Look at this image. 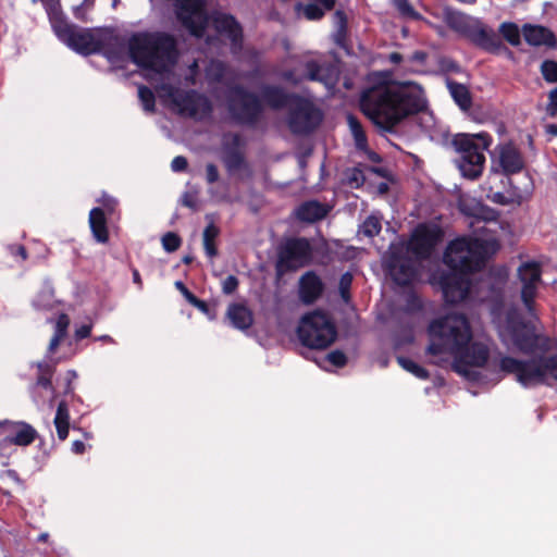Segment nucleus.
<instances>
[{"label":"nucleus","instance_id":"f257e3e1","mask_svg":"<svg viewBox=\"0 0 557 557\" xmlns=\"http://www.w3.org/2000/svg\"><path fill=\"white\" fill-rule=\"evenodd\" d=\"M492 246V242L471 236L458 237L448 244L444 263L449 271L433 275V283L441 287L445 302L457 305L468 297L471 287L469 275L485 267Z\"/></svg>","mask_w":557,"mask_h":557},{"label":"nucleus","instance_id":"f03ea898","mask_svg":"<svg viewBox=\"0 0 557 557\" xmlns=\"http://www.w3.org/2000/svg\"><path fill=\"white\" fill-rule=\"evenodd\" d=\"M428 332L430 345L426 352L432 356L451 355L453 370L460 375L470 376V368L484 367L488 360V348L482 343H471V326L465 314H447L434 320Z\"/></svg>","mask_w":557,"mask_h":557},{"label":"nucleus","instance_id":"7ed1b4c3","mask_svg":"<svg viewBox=\"0 0 557 557\" xmlns=\"http://www.w3.org/2000/svg\"><path fill=\"white\" fill-rule=\"evenodd\" d=\"M359 106L381 133H395L405 119L423 112L428 102L421 89L379 84L362 90Z\"/></svg>","mask_w":557,"mask_h":557},{"label":"nucleus","instance_id":"20e7f679","mask_svg":"<svg viewBox=\"0 0 557 557\" xmlns=\"http://www.w3.org/2000/svg\"><path fill=\"white\" fill-rule=\"evenodd\" d=\"M127 48L134 64L159 74L175 65L180 55L176 38L160 30L134 33Z\"/></svg>","mask_w":557,"mask_h":557},{"label":"nucleus","instance_id":"39448f33","mask_svg":"<svg viewBox=\"0 0 557 557\" xmlns=\"http://www.w3.org/2000/svg\"><path fill=\"white\" fill-rule=\"evenodd\" d=\"M49 18L57 37L74 51L83 55L103 52L109 59L116 57L113 45L119 38L112 32L104 28L81 29L69 23L61 11L54 9L49 12Z\"/></svg>","mask_w":557,"mask_h":557},{"label":"nucleus","instance_id":"423d86ee","mask_svg":"<svg viewBox=\"0 0 557 557\" xmlns=\"http://www.w3.org/2000/svg\"><path fill=\"white\" fill-rule=\"evenodd\" d=\"M499 368L505 373L513 374L524 387L541 385L547 377L557 381V352L528 360L505 356L500 359Z\"/></svg>","mask_w":557,"mask_h":557},{"label":"nucleus","instance_id":"0eeeda50","mask_svg":"<svg viewBox=\"0 0 557 557\" xmlns=\"http://www.w3.org/2000/svg\"><path fill=\"white\" fill-rule=\"evenodd\" d=\"M297 337L307 348L325 349L335 342L337 330L326 312L315 310L301 318Z\"/></svg>","mask_w":557,"mask_h":557},{"label":"nucleus","instance_id":"6e6552de","mask_svg":"<svg viewBox=\"0 0 557 557\" xmlns=\"http://www.w3.org/2000/svg\"><path fill=\"white\" fill-rule=\"evenodd\" d=\"M226 108L236 124L249 127H255L259 123L264 111L259 96L240 84L228 88Z\"/></svg>","mask_w":557,"mask_h":557},{"label":"nucleus","instance_id":"1a4fd4ad","mask_svg":"<svg viewBox=\"0 0 557 557\" xmlns=\"http://www.w3.org/2000/svg\"><path fill=\"white\" fill-rule=\"evenodd\" d=\"M474 138V136L468 134H458L451 141L456 151L460 153L458 168L462 176L469 180H476L482 175L485 163L483 150L491 144V138L488 136H476L478 139L483 140L482 146L476 144Z\"/></svg>","mask_w":557,"mask_h":557},{"label":"nucleus","instance_id":"9d476101","mask_svg":"<svg viewBox=\"0 0 557 557\" xmlns=\"http://www.w3.org/2000/svg\"><path fill=\"white\" fill-rule=\"evenodd\" d=\"M506 330L513 345L523 354H532L536 349L546 350V345H540L541 336L536 333L534 323L527 321L522 313L511 308L506 312Z\"/></svg>","mask_w":557,"mask_h":557},{"label":"nucleus","instance_id":"9b49d317","mask_svg":"<svg viewBox=\"0 0 557 557\" xmlns=\"http://www.w3.org/2000/svg\"><path fill=\"white\" fill-rule=\"evenodd\" d=\"M312 257V247L306 237L287 238L277 250L275 272L278 277L308 264Z\"/></svg>","mask_w":557,"mask_h":557},{"label":"nucleus","instance_id":"f8f14e48","mask_svg":"<svg viewBox=\"0 0 557 557\" xmlns=\"http://www.w3.org/2000/svg\"><path fill=\"white\" fill-rule=\"evenodd\" d=\"M322 122V112L308 98L298 96L288 108L287 124L294 135H309Z\"/></svg>","mask_w":557,"mask_h":557},{"label":"nucleus","instance_id":"ddd939ff","mask_svg":"<svg viewBox=\"0 0 557 557\" xmlns=\"http://www.w3.org/2000/svg\"><path fill=\"white\" fill-rule=\"evenodd\" d=\"M385 270L395 284L401 287L411 285L418 271L414 261L403 247H393L385 257Z\"/></svg>","mask_w":557,"mask_h":557},{"label":"nucleus","instance_id":"4468645a","mask_svg":"<svg viewBox=\"0 0 557 557\" xmlns=\"http://www.w3.org/2000/svg\"><path fill=\"white\" fill-rule=\"evenodd\" d=\"M443 231L435 224H419L411 234L407 249L416 258H430L436 245L442 240Z\"/></svg>","mask_w":557,"mask_h":557},{"label":"nucleus","instance_id":"2eb2a0df","mask_svg":"<svg viewBox=\"0 0 557 557\" xmlns=\"http://www.w3.org/2000/svg\"><path fill=\"white\" fill-rule=\"evenodd\" d=\"M172 101L178 108L181 114L196 120L209 117L213 112L210 99L194 89L176 91L172 97Z\"/></svg>","mask_w":557,"mask_h":557},{"label":"nucleus","instance_id":"dca6fc26","mask_svg":"<svg viewBox=\"0 0 557 557\" xmlns=\"http://www.w3.org/2000/svg\"><path fill=\"white\" fill-rule=\"evenodd\" d=\"M176 16L182 25L196 37H201L207 25L202 0H178Z\"/></svg>","mask_w":557,"mask_h":557},{"label":"nucleus","instance_id":"f3484780","mask_svg":"<svg viewBox=\"0 0 557 557\" xmlns=\"http://www.w3.org/2000/svg\"><path fill=\"white\" fill-rule=\"evenodd\" d=\"M541 274V268L535 262L523 263L518 269V275L522 282L521 299L531 315H534V298Z\"/></svg>","mask_w":557,"mask_h":557},{"label":"nucleus","instance_id":"a211bd4d","mask_svg":"<svg viewBox=\"0 0 557 557\" xmlns=\"http://www.w3.org/2000/svg\"><path fill=\"white\" fill-rule=\"evenodd\" d=\"M466 38L490 53H498L500 50H504L507 55H512V52L503 45L499 37L479 20L474 21Z\"/></svg>","mask_w":557,"mask_h":557},{"label":"nucleus","instance_id":"6ab92c4d","mask_svg":"<svg viewBox=\"0 0 557 557\" xmlns=\"http://www.w3.org/2000/svg\"><path fill=\"white\" fill-rule=\"evenodd\" d=\"M299 94L288 92L282 86L265 84L261 87V100L273 110L289 108Z\"/></svg>","mask_w":557,"mask_h":557},{"label":"nucleus","instance_id":"aec40b11","mask_svg":"<svg viewBox=\"0 0 557 557\" xmlns=\"http://www.w3.org/2000/svg\"><path fill=\"white\" fill-rule=\"evenodd\" d=\"M324 284L314 271H308L299 280V298L305 305L314 304L323 294Z\"/></svg>","mask_w":557,"mask_h":557},{"label":"nucleus","instance_id":"412c9836","mask_svg":"<svg viewBox=\"0 0 557 557\" xmlns=\"http://www.w3.org/2000/svg\"><path fill=\"white\" fill-rule=\"evenodd\" d=\"M214 27L218 33L227 37L234 48H242L243 27L231 14H220L214 18Z\"/></svg>","mask_w":557,"mask_h":557},{"label":"nucleus","instance_id":"4be33fe9","mask_svg":"<svg viewBox=\"0 0 557 557\" xmlns=\"http://www.w3.org/2000/svg\"><path fill=\"white\" fill-rule=\"evenodd\" d=\"M524 40L534 47L546 46L548 48L557 47L555 34L542 25L524 24L522 27Z\"/></svg>","mask_w":557,"mask_h":557},{"label":"nucleus","instance_id":"5701e85b","mask_svg":"<svg viewBox=\"0 0 557 557\" xmlns=\"http://www.w3.org/2000/svg\"><path fill=\"white\" fill-rule=\"evenodd\" d=\"M499 164L505 175L511 176L524 169V160L520 151L508 145L500 150Z\"/></svg>","mask_w":557,"mask_h":557},{"label":"nucleus","instance_id":"b1692460","mask_svg":"<svg viewBox=\"0 0 557 557\" xmlns=\"http://www.w3.org/2000/svg\"><path fill=\"white\" fill-rule=\"evenodd\" d=\"M89 227L95 240L99 244L109 242L108 220L103 209L96 207L89 211Z\"/></svg>","mask_w":557,"mask_h":557},{"label":"nucleus","instance_id":"393cba45","mask_svg":"<svg viewBox=\"0 0 557 557\" xmlns=\"http://www.w3.org/2000/svg\"><path fill=\"white\" fill-rule=\"evenodd\" d=\"M34 366L37 368L38 373L36 381L29 386V391L34 393L37 387H41L44 389L50 391L52 393V399H55L58 394L52 384L55 367L48 363L47 361H38L34 363Z\"/></svg>","mask_w":557,"mask_h":557},{"label":"nucleus","instance_id":"a878e982","mask_svg":"<svg viewBox=\"0 0 557 557\" xmlns=\"http://www.w3.org/2000/svg\"><path fill=\"white\" fill-rule=\"evenodd\" d=\"M443 18L445 24L454 32L458 33L459 35L466 37L468 32L470 30L471 26L474 23V18L470 17L469 15L453 10L450 8H446L444 10Z\"/></svg>","mask_w":557,"mask_h":557},{"label":"nucleus","instance_id":"bb28decb","mask_svg":"<svg viewBox=\"0 0 557 557\" xmlns=\"http://www.w3.org/2000/svg\"><path fill=\"white\" fill-rule=\"evenodd\" d=\"M524 178L525 183L522 187L516 185L512 180H509V184L513 189V197L507 198L503 193L498 191L493 195L492 201L502 206H506L512 202L520 205L525 198V196L531 194V191L533 190V182L528 173H525Z\"/></svg>","mask_w":557,"mask_h":557},{"label":"nucleus","instance_id":"cd10ccee","mask_svg":"<svg viewBox=\"0 0 557 557\" xmlns=\"http://www.w3.org/2000/svg\"><path fill=\"white\" fill-rule=\"evenodd\" d=\"M327 214V206L317 200H310L301 203L296 211L297 218L300 221L308 223H314L323 220Z\"/></svg>","mask_w":557,"mask_h":557},{"label":"nucleus","instance_id":"c85d7f7f","mask_svg":"<svg viewBox=\"0 0 557 557\" xmlns=\"http://www.w3.org/2000/svg\"><path fill=\"white\" fill-rule=\"evenodd\" d=\"M12 429L11 434L7 436V440L17 446H28L37 437V431L26 422H12L10 423Z\"/></svg>","mask_w":557,"mask_h":557},{"label":"nucleus","instance_id":"c756f323","mask_svg":"<svg viewBox=\"0 0 557 557\" xmlns=\"http://www.w3.org/2000/svg\"><path fill=\"white\" fill-rule=\"evenodd\" d=\"M232 325L238 330H247L253 323V315L250 309L243 304H231L226 312Z\"/></svg>","mask_w":557,"mask_h":557},{"label":"nucleus","instance_id":"7c9ffc66","mask_svg":"<svg viewBox=\"0 0 557 557\" xmlns=\"http://www.w3.org/2000/svg\"><path fill=\"white\" fill-rule=\"evenodd\" d=\"M306 75L304 79L319 82L327 85L332 81L333 66L330 64L321 65L315 60H309L305 63Z\"/></svg>","mask_w":557,"mask_h":557},{"label":"nucleus","instance_id":"2f4dec72","mask_svg":"<svg viewBox=\"0 0 557 557\" xmlns=\"http://www.w3.org/2000/svg\"><path fill=\"white\" fill-rule=\"evenodd\" d=\"M58 438L65 441L69 436L70 430V408L66 399H61L58 404L54 420H53Z\"/></svg>","mask_w":557,"mask_h":557},{"label":"nucleus","instance_id":"473e14b6","mask_svg":"<svg viewBox=\"0 0 557 557\" xmlns=\"http://www.w3.org/2000/svg\"><path fill=\"white\" fill-rule=\"evenodd\" d=\"M447 87L456 104L462 111H468L472 106V96L468 87L455 81H449Z\"/></svg>","mask_w":557,"mask_h":557},{"label":"nucleus","instance_id":"72a5a7b5","mask_svg":"<svg viewBox=\"0 0 557 557\" xmlns=\"http://www.w3.org/2000/svg\"><path fill=\"white\" fill-rule=\"evenodd\" d=\"M219 234L220 228L213 222H210L203 230V249L209 258H214L219 253L218 247L215 245V239L219 236Z\"/></svg>","mask_w":557,"mask_h":557},{"label":"nucleus","instance_id":"f704fd0d","mask_svg":"<svg viewBox=\"0 0 557 557\" xmlns=\"http://www.w3.org/2000/svg\"><path fill=\"white\" fill-rule=\"evenodd\" d=\"M350 132L354 136L356 147L364 150L368 147V138L360 121L352 114L347 116Z\"/></svg>","mask_w":557,"mask_h":557},{"label":"nucleus","instance_id":"c9c22d12","mask_svg":"<svg viewBox=\"0 0 557 557\" xmlns=\"http://www.w3.org/2000/svg\"><path fill=\"white\" fill-rule=\"evenodd\" d=\"M397 361L403 369L410 372L416 377L420 380H428L430 377L429 371L414 362L412 359L400 356L397 357Z\"/></svg>","mask_w":557,"mask_h":557},{"label":"nucleus","instance_id":"e433bc0d","mask_svg":"<svg viewBox=\"0 0 557 557\" xmlns=\"http://www.w3.org/2000/svg\"><path fill=\"white\" fill-rule=\"evenodd\" d=\"M499 33L511 46L517 47L521 44L520 30L517 24L512 22H504L499 26Z\"/></svg>","mask_w":557,"mask_h":557},{"label":"nucleus","instance_id":"4c0bfd02","mask_svg":"<svg viewBox=\"0 0 557 557\" xmlns=\"http://www.w3.org/2000/svg\"><path fill=\"white\" fill-rule=\"evenodd\" d=\"M382 230L381 219L371 214L367 216L363 223L360 226V233L364 236L372 238L380 234Z\"/></svg>","mask_w":557,"mask_h":557},{"label":"nucleus","instance_id":"58836bf2","mask_svg":"<svg viewBox=\"0 0 557 557\" xmlns=\"http://www.w3.org/2000/svg\"><path fill=\"white\" fill-rule=\"evenodd\" d=\"M224 163L228 172H235L246 165L245 157L239 150H231L224 158Z\"/></svg>","mask_w":557,"mask_h":557},{"label":"nucleus","instance_id":"ea45409f","mask_svg":"<svg viewBox=\"0 0 557 557\" xmlns=\"http://www.w3.org/2000/svg\"><path fill=\"white\" fill-rule=\"evenodd\" d=\"M138 98L143 104V108L147 112H154L156 110V97L153 91L146 85L138 87Z\"/></svg>","mask_w":557,"mask_h":557},{"label":"nucleus","instance_id":"a19ab883","mask_svg":"<svg viewBox=\"0 0 557 557\" xmlns=\"http://www.w3.org/2000/svg\"><path fill=\"white\" fill-rule=\"evenodd\" d=\"M354 276L350 272H345L342 274L338 283V292L339 296L344 302L348 304L351 300V284Z\"/></svg>","mask_w":557,"mask_h":557},{"label":"nucleus","instance_id":"79ce46f5","mask_svg":"<svg viewBox=\"0 0 557 557\" xmlns=\"http://www.w3.org/2000/svg\"><path fill=\"white\" fill-rule=\"evenodd\" d=\"M77 379V373L75 370H67L64 374V377H63V388H62V392H61V395L63 397H71L72 399H74L76 396L75 394V386H74V381Z\"/></svg>","mask_w":557,"mask_h":557},{"label":"nucleus","instance_id":"37998d69","mask_svg":"<svg viewBox=\"0 0 557 557\" xmlns=\"http://www.w3.org/2000/svg\"><path fill=\"white\" fill-rule=\"evenodd\" d=\"M394 5L404 17H410L416 21L421 18V14L413 9L409 0H394Z\"/></svg>","mask_w":557,"mask_h":557},{"label":"nucleus","instance_id":"c03bdc74","mask_svg":"<svg viewBox=\"0 0 557 557\" xmlns=\"http://www.w3.org/2000/svg\"><path fill=\"white\" fill-rule=\"evenodd\" d=\"M541 73L547 83H557V62L545 60L541 64Z\"/></svg>","mask_w":557,"mask_h":557},{"label":"nucleus","instance_id":"a18cd8bd","mask_svg":"<svg viewBox=\"0 0 557 557\" xmlns=\"http://www.w3.org/2000/svg\"><path fill=\"white\" fill-rule=\"evenodd\" d=\"M226 65L222 61H213L208 71V76L214 83H222L226 74Z\"/></svg>","mask_w":557,"mask_h":557},{"label":"nucleus","instance_id":"49530a36","mask_svg":"<svg viewBox=\"0 0 557 557\" xmlns=\"http://www.w3.org/2000/svg\"><path fill=\"white\" fill-rule=\"evenodd\" d=\"M335 18L337 21L336 42L342 45L347 34V15L344 11L337 10L335 12Z\"/></svg>","mask_w":557,"mask_h":557},{"label":"nucleus","instance_id":"de8ad7c7","mask_svg":"<svg viewBox=\"0 0 557 557\" xmlns=\"http://www.w3.org/2000/svg\"><path fill=\"white\" fill-rule=\"evenodd\" d=\"M181 245H182V239L176 233L168 232L162 237L163 249L168 252L176 251L181 247Z\"/></svg>","mask_w":557,"mask_h":557},{"label":"nucleus","instance_id":"09e8293b","mask_svg":"<svg viewBox=\"0 0 557 557\" xmlns=\"http://www.w3.org/2000/svg\"><path fill=\"white\" fill-rule=\"evenodd\" d=\"M324 8L318 3H307L304 7V14L309 21H319L324 16Z\"/></svg>","mask_w":557,"mask_h":557},{"label":"nucleus","instance_id":"8fccbe9b","mask_svg":"<svg viewBox=\"0 0 557 557\" xmlns=\"http://www.w3.org/2000/svg\"><path fill=\"white\" fill-rule=\"evenodd\" d=\"M7 251L20 263L25 262L28 259V252L24 245L10 244L7 246Z\"/></svg>","mask_w":557,"mask_h":557},{"label":"nucleus","instance_id":"3c124183","mask_svg":"<svg viewBox=\"0 0 557 557\" xmlns=\"http://www.w3.org/2000/svg\"><path fill=\"white\" fill-rule=\"evenodd\" d=\"M348 183L354 188H359L366 183V175L359 168H352L347 175Z\"/></svg>","mask_w":557,"mask_h":557},{"label":"nucleus","instance_id":"603ef678","mask_svg":"<svg viewBox=\"0 0 557 557\" xmlns=\"http://www.w3.org/2000/svg\"><path fill=\"white\" fill-rule=\"evenodd\" d=\"M326 360L336 368H344L347 364V356L339 349L333 350L326 355Z\"/></svg>","mask_w":557,"mask_h":557},{"label":"nucleus","instance_id":"864d4df0","mask_svg":"<svg viewBox=\"0 0 557 557\" xmlns=\"http://www.w3.org/2000/svg\"><path fill=\"white\" fill-rule=\"evenodd\" d=\"M69 325H70L69 315L66 313H61L57 319L54 334L62 338H65V336L67 334Z\"/></svg>","mask_w":557,"mask_h":557},{"label":"nucleus","instance_id":"5fc2aeb1","mask_svg":"<svg viewBox=\"0 0 557 557\" xmlns=\"http://www.w3.org/2000/svg\"><path fill=\"white\" fill-rule=\"evenodd\" d=\"M239 281L235 275H228L222 282V292L225 295H232L238 288Z\"/></svg>","mask_w":557,"mask_h":557},{"label":"nucleus","instance_id":"6e6d98bb","mask_svg":"<svg viewBox=\"0 0 557 557\" xmlns=\"http://www.w3.org/2000/svg\"><path fill=\"white\" fill-rule=\"evenodd\" d=\"M181 201L184 207H187V208L191 209L193 211H198V209H199L198 198H197L196 193H191V191L184 193Z\"/></svg>","mask_w":557,"mask_h":557},{"label":"nucleus","instance_id":"4d7b16f0","mask_svg":"<svg viewBox=\"0 0 557 557\" xmlns=\"http://www.w3.org/2000/svg\"><path fill=\"white\" fill-rule=\"evenodd\" d=\"M104 212L112 214L116 208L117 201L109 195H103L99 200Z\"/></svg>","mask_w":557,"mask_h":557},{"label":"nucleus","instance_id":"13d9d810","mask_svg":"<svg viewBox=\"0 0 557 557\" xmlns=\"http://www.w3.org/2000/svg\"><path fill=\"white\" fill-rule=\"evenodd\" d=\"M188 168V161L184 156H176L171 162V169L173 172L181 173L185 172Z\"/></svg>","mask_w":557,"mask_h":557},{"label":"nucleus","instance_id":"bf43d9fd","mask_svg":"<svg viewBox=\"0 0 557 557\" xmlns=\"http://www.w3.org/2000/svg\"><path fill=\"white\" fill-rule=\"evenodd\" d=\"M220 177L219 169L214 163H208L206 165V181L208 184L218 182Z\"/></svg>","mask_w":557,"mask_h":557},{"label":"nucleus","instance_id":"052dcab7","mask_svg":"<svg viewBox=\"0 0 557 557\" xmlns=\"http://www.w3.org/2000/svg\"><path fill=\"white\" fill-rule=\"evenodd\" d=\"M91 330H92V324L91 323L81 325L79 327H77L75 330V334H74L75 339L76 341H82L84 338L89 337L90 334H91Z\"/></svg>","mask_w":557,"mask_h":557},{"label":"nucleus","instance_id":"680f3d73","mask_svg":"<svg viewBox=\"0 0 557 557\" xmlns=\"http://www.w3.org/2000/svg\"><path fill=\"white\" fill-rule=\"evenodd\" d=\"M174 286L177 290L181 292V294L188 302H190L193 298L196 296L186 287V285L182 281H176L174 283Z\"/></svg>","mask_w":557,"mask_h":557},{"label":"nucleus","instance_id":"e2e57ef3","mask_svg":"<svg viewBox=\"0 0 557 557\" xmlns=\"http://www.w3.org/2000/svg\"><path fill=\"white\" fill-rule=\"evenodd\" d=\"M282 78L285 81V82H288V83H292L294 85H297L299 84L304 78H300V77H297L295 75V71L294 70H286L282 73Z\"/></svg>","mask_w":557,"mask_h":557},{"label":"nucleus","instance_id":"0e129e2a","mask_svg":"<svg viewBox=\"0 0 557 557\" xmlns=\"http://www.w3.org/2000/svg\"><path fill=\"white\" fill-rule=\"evenodd\" d=\"M63 339L64 338L53 334L48 346L49 352H54Z\"/></svg>","mask_w":557,"mask_h":557},{"label":"nucleus","instance_id":"69168bd1","mask_svg":"<svg viewBox=\"0 0 557 557\" xmlns=\"http://www.w3.org/2000/svg\"><path fill=\"white\" fill-rule=\"evenodd\" d=\"M85 450H86V446H85L84 442L77 440L72 443V451L74 454L82 455L85 453Z\"/></svg>","mask_w":557,"mask_h":557},{"label":"nucleus","instance_id":"338daca9","mask_svg":"<svg viewBox=\"0 0 557 557\" xmlns=\"http://www.w3.org/2000/svg\"><path fill=\"white\" fill-rule=\"evenodd\" d=\"M189 304L203 312L208 310L207 302L205 300L199 299L197 296H195Z\"/></svg>","mask_w":557,"mask_h":557},{"label":"nucleus","instance_id":"774afa93","mask_svg":"<svg viewBox=\"0 0 557 557\" xmlns=\"http://www.w3.org/2000/svg\"><path fill=\"white\" fill-rule=\"evenodd\" d=\"M546 113L550 117H557V102L549 100L546 106Z\"/></svg>","mask_w":557,"mask_h":557}]
</instances>
